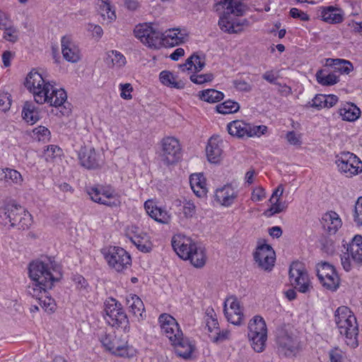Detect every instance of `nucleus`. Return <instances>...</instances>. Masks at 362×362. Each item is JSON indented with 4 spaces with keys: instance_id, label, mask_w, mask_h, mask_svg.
<instances>
[{
    "instance_id": "51",
    "label": "nucleus",
    "mask_w": 362,
    "mask_h": 362,
    "mask_svg": "<svg viewBox=\"0 0 362 362\" xmlns=\"http://www.w3.org/2000/svg\"><path fill=\"white\" fill-rule=\"evenodd\" d=\"M329 356L331 362H346L344 353L338 348L330 350Z\"/></svg>"
},
{
    "instance_id": "58",
    "label": "nucleus",
    "mask_w": 362,
    "mask_h": 362,
    "mask_svg": "<svg viewBox=\"0 0 362 362\" xmlns=\"http://www.w3.org/2000/svg\"><path fill=\"white\" fill-rule=\"evenodd\" d=\"M312 107L321 109L325 107V95L319 94L317 95L312 100Z\"/></svg>"
},
{
    "instance_id": "47",
    "label": "nucleus",
    "mask_w": 362,
    "mask_h": 362,
    "mask_svg": "<svg viewBox=\"0 0 362 362\" xmlns=\"http://www.w3.org/2000/svg\"><path fill=\"white\" fill-rule=\"evenodd\" d=\"M214 310H207L206 317V326L209 332H217L218 330V321L213 315Z\"/></svg>"
},
{
    "instance_id": "46",
    "label": "nucleus",
    "mask_w": 362,
    "mask_h": 362,
    "mask_svg": "<svg viewBox=\"0 0 362 362\" xmlns=\"http://www.w3.org/2000/svg\"><path fill=\"white\" fill-rule=\"evenodd\" d=\"M100 10L101 16L104 18H107L110 21L116 18L115 11L112 10L111 6L106 1L102 0Z\"/></svg>"
},
{
    "instance_id": "11",
    "label": "nucleus",
    "mask_w": 362,
    "mask_h": 362,
    "mask_svg": "<svg viewBox=\"0 0 362 362\" xmlns=\"http://www.w3.org/2000/svg\"><path fill=\"white\" fill-rule=\"evenodd\" d=\"M105 305L106 320L108 324L112 327H123L124 332H128L129 329V327H127L129 321L122 305L112 298L107 299Z\"/></svg>"
},
{
    "instance_id": "32",
    "label": "nucleus",
    "mask_w": 362,
    "mask_h": 362,
    "mask_svg": "<svg viewBox=\"0 0 362 362\" xmlns=\"http://www.w3.org/2000/svg\"><path fill=\"white\" fill-rule=\"evenodd\" d=\"M243 4L237 0H224L223 1H218L215 4L214 8L218 11L220 7L226 8L230 15L235 14L237 16L243 14V9L242 8Z\"/></svg>"
},
{
    "instance_id": "1",
    "label": "nucleus",
    "mask_w": 362,
    "mask_h": 362,
    "mask_svg": "<svg viewBox=\"0 0 362 362\" xmlns=\"http://www.w3.org/2000/svg\"><path fill=\"white\" fill-rule=\"evenodd\" d=\"M28 274L31 283L27 286L26 293L34 298L45 294L62 276L59 265L50 257H42L30 263Z\"/></svg>"
},
{
    "instance_id": "40",
    "label": "nucleus",
    "mask_w": 362,
    "mask_h": 362,
    "mask_svg": "<svg viewBox=\"0 0 362 362\" xmlns=\"http://www.w3.org/2000/svg\"><path fill=\"white\" fill-rule=\"evenodd\" d=\"M23 180L21 174L16 170L6 168L0 169V181H18Z\"/></svg>"
},
{
    "instance_id": "42",
    "label": "nucleus",
    "mask_w": 362,
    "mask_h": 362,
    "mask_svg": "<svg viewBox=\"0 0 362 362\" xmlns=\"http://www.w3.org/2000/svg\"><path fill=\"white\" fill-rule=\"evenodd\" d=\"M47 294V291L45 294L42 295L39 298L36 299L38 300L40 306L45 309V311L51 313L55 310L56 303L54 300Z\"/></svg>"
},
{
    "instance_id": "55",
    "label": "nucleus",
    "mask_w": 362,
    "mask_h": 362,
    "mask_svg": "<svg viewBox=\"0 0 362 362\" xmlns=\"http://www.w3.org/2000/svg\"><path fill=\"white\" fill-rule=\"evenodd\" d=\"M233 84L235 88L240 91L250 92L252 89V85L244 80H235Z\"/></svg>"
},
{
    "instance_id": "2",
    "label": "nucleus",
    "mask_w": 362,
    "mask_h": 362,
    "mask_svg": "<svg viewBox=\"0 0 362 362\" xmlns=\"http://www.w3.org/2000/svg\"><path fill=\"white\" fill-rule=\"evenodd\" d=\"M25 86L33 94L35 101L38 104L48 103L51 106L62 105L67 99L66 91L57 89L54 85L46 81L42 75L32 70L27 76Z\"/></svg>"
},
{
    "instance_id": "53",
    "label": "nucleus",
    "mask_w": 362,
    "mask_h": 362,
    "mask_svg": "<svg viewBox=\"0 0 362 362\" xmlns=\"http://www.w3.org/2000/svg\"><path fill=\"white\" fill-rule=\"evenodd\" d=\"M183 214L186 218L192 217L196 212V206L192 201H185L183 203Z\"/></svg>"
},
{
    "instance_id": "62",
    "label": "nucleus",
    "mask_w": 362,
    "mask_h": 362,
    "mask_svg": "<svg viewBox=\"0 0 362 362\" xmlns=\"http://www.w3.org/2000/svg\"><path fill=\"white\" fill-rule=\"evenodd\" d=\"M338 102V97L335 95H325V107H332Z\"/></svg>"
},
{
    "instance_id": "57",
    "label": "nucleus",
    "mask_w": 362,
    "mask_h": 362,
    "mask_svg": "<svg viewBox=\"0 0 362 362\" xmlns=\"http://www.w3.org/2000/svg\"><path fill=\"white\" fill-rule=\"evenodd\" d=\"M286 139L291 145H300L301 143L300 134H296L293 131L288 132L286 134Z\"/></svg>"
},
{
    "instance_id": "39",
    "label": "nucleus",
    "mask_w": 362,
    "mask_h": 362,
    "mask_svg": "<svg viewBox=\"0 0 362 362\" xmlns=\"http://www.w3.org/2000/svg\"><path fill=\"white\" fill-rule=\"evenodd\" d=\"M317 82L322 86H332L339 81L338 76L334 73L326 74L324 70H319L316 73Z\"/></svg>"
},
{
    "instance_id": "18",
    "label": "nucleus",
    "mask_w": 362,
    "mask_h": 362,
    "mask_svg": "<svg viewBox=\"0 0 362 362\" xmlns=\"http://www.w3.org/2000/svg\"><path fill=\"white\" fill-rule=\"evenodd\" d=\"M336 164L339 170L347 177L358 175L362 171V161L350 152L341 153L336 160Z\"/></svg>"
},
{
    "instance_id": "4",
    "label": "nucleus",
    "mask_w": 362,
    "mask_h": 362,
    "mask_svg": "<svg viewBox=\"0 0 362 362\" xmlns=\"http://www.w3.org/2000/svg\"><path fill=\"white\" fill-rule=\"evenodd\" d=\"M134 33L136 38L149 47H156L160 40L163 44L174 47L182 43L186 37L180 29H169L161 33L146 24L136 26Z\"/></svg>"
},
{
    "instance_id": "52",
    "label": "nucleus",
    "mask_w": 362,
    "mask_h": 362,
    "mask_svg": "<svg viewBox=\"0 0 362 362\" xmlns=\"http://www.w3.org/2000/svg\"><path fill=\"white\" fill-rule=\"evenodd\" d=\"M4 30V37L12 42H15L18 40V31L17 30L11 26V23L9 24V26H6L5 28H3Z\"/></svg>"
},
{
    "instance_id": "15",
    "label": "nucleus",
    "mask_w": 362,
    "mask_h": 362,
    "mask_svg": "<svg viewBox=\"0 0 362 362\" xmlns=\"http://www.w3.org/2000/svg\"><path fill=\"white\" fill-rule=\"evenodd\" d=\"M290 282L301 293L309 292L312 288L308 272L300 262H294L290 266Z\"/></svg>"
},
{
    "instance_id": "49",
    "label": "nucleus",
    "mask_w": 362,
    "mask_h": 362,
    "mask_svg": "<svg viewBox=\"0 0 362 362\" xmlns=\"http://www.w3.org/2000/svg\"><path fill=\"white\" fill-rule=\"evenodd\" d=\"M354 221L358 226H362V197H360L355 204Z\"/></svg>"
},
{
    "instance_id": "10",
    "label": "nucleus",
    "mask_w": 362,
    "mask_h": 362,
    "mask_svg": "<svg viewBox=\"0 0 362 362\" xmlns=\"http://www.w3.org/2000/svg\"><path fill=\"white\" fill-rule=\"evenodd\" d=\"M101 253L108 265L117 272H122L131 266L130 255L120 247H105L101 250Z\"/></svg>"
},
{
    "instance_id": "19",
    "label": "nucleus",
    "mask_w": 362,
    "mask_h": 362,
    "mask_svg": "<svg viewBox=\"0 0 362 362\" xmlns=\"http://www.w3.org/2000/svg\"><path fill=\"white\" fill-rule=\"evenodd\" d=\"M254 259L259 268L270 271L274 265L275 252L270 245H262L256 249Z\"/></svg>"
},
{
    "instance_id": "26",
    "label": "nucleus",
    "mask_w": 362,
    "mask_h": 362,
    "mask_svg": "<svg viewBox=\"0 0 362 362\" xmlns=\"http://www.w3.org/2000/svg\"><path fill=\"white\" fill-rule=\"evenodd\" d=\"M237 191L233 188L231 183H227L221 188L216 190L215 199L221 205L229 206L237 197Z\"/></svg>"
},
{
    "instance_id": "12",
    "label": "nucleus",
    "mask_w": 362,
    "mask_h": 362,
    "mask_svg": "<svg viewBox=\"0 0 362 362\" xmlns=\"http://www.w3.org/2000/svg\"><path fill=\"white\" fill-rule=\"evenodd\" d=\"M341 265L349 272L354 266L362 265V236L357 235L349 244L346 252L341 256Z\"/></svg>"
},
{
    "instance_id": "34",
    "label": "nucleus",
    "mask_w": 362,
    "mask_h": 362,
    "mask_svg": "<svg viewBox=\"0 0 362 362\" xmlns=\"http://www.w3.org/2000/svg\"><path fill=\"white\" fill-rule=\"evenodd\" d=\"M22 117L28 123L35 124L40 119L39 112H37L35 105L31 102H25L24 103Z\"/></svg>"
},
{
    "instance_id": "64",
    "label": "nucleus",
    "mask_w": 362,
    "mask_h": 362,
    "mask_svg": "<svg viewBox=\"0 0 362 362\" xmlns=\"http://www.w3.org/2000/svg\"><path fill=\"white\" fill-rule=\"evenodd\" d=\"M13 54L10 51H6L2 54V61L5 67L11 65V60L13 59Z\"/></svg>"
},
{
    "instance_id": "48",
    "label": "nucleus",
    "mask_w": 362,
    "mask_h": 362,
    "mask_svg": "<svg viewBox=\"0 0 362 362\" xmlns=\"http://www.w3.org/2000/svg\"><path fill=\"white\" fill-rule=\"evenodd\" d=\"M271 207L265 211V215L268 217H271L276 214H279L285 209L284 204L276 199L271 202Z\"/></svg>"
},
{
    "instance_id": "7",
    "label": "nucleus",
    "mask_w": 362,
    "mask_h": 362,
    "mask_svg": "<svg viewBox=\"0 0 362 362\" xmlns=\"http://www.w3.org/2000/svg\"><path fill=\"white\" fill-rule=\"evenodd\" d=\"M0 223L25 230L31 226L32 217L21 206L8 204L0 213Z\"/></svg>"
},
{
    "instance_id": "22",
    "label": "nucleus",
    "mask_w": 362,
    "mask_h": 362,
    "mask_svg": "<svg viewBox=\"0 0 362 362\" xmlns=\"http://www.w3.org/2000/svg\"><path fill=\"white\" fill-rule=\"evenodd\" d=\"M86 190L90 199L95 202L109 206L117 205L116 201H110L115 197L114 191L110 189H100L98 187H92L87 188Z\"/></svg>"
},
{
    "instance_id": "45",
    "label": "nucleus",
    "mask_w": 362,
    "mask_h": 362,
    "mask_svg": "<svg viewBox=\"0 0 362 362\" xmlns=\"http://www.w3.org/2000/svg\"><path fill=\"white\" fill-rule=\"evenodd\" d=\"M33 138L35 139H37L39 141H48L50 137L49 130L47 127H42V126H39V127L35 128L33 130Z\"/></svg>"
},
{
    "instance_id": "60",
    "label": "nucleus",
    "mask_w": 362,
    "mask_h": 362,
    "mask_svg": "<svg viewBox=\"0 0 362 362\" xmlns=\"http://www.w3.org/2000/svg\"><path fill=\"white\" fill-rule=\"evenodd\" d=\"M322 250L329 255H332L335 251L334 242L331 240H326L322 245Z\"/></svg>"
},
{
    "instance_id": "30",
    "label": "nucleus",
    "mask_w": 362,
    "mask_h": 362,
    "mask_svg": "<svg viewBox=\"0 0 362 362\" xmlns=\"http://www.w3.org/2000/svg\"><path fill=\"white\" fill-rule=\"evenodd\" d=\"M127 305L129 313H132L138 320L143 318L145 310L143 301L136 295L129 294L127 297Z\"/></svg>"
},
{
    "instance_id": "20",
    "label": "nucleus",
    "mask_w": 362,
    "mask_h": 362,
    "mask_svg": "<svg viewBox=\"0 0 362 362\" xmlns=\"http://www.w3.org/2000/svg\"><path fill=\"white\" fill-rule=\"evenodd\" d=\"M247 20L240 21L232 16L228 11H225L220 16L218 25L220 29L229 34L240 33L243 30V28L247 25Z\"/></svg>"
},
{
    "instance_id": "35",
    "label": "nucleus",
    "mask_w": 362,
    "mask_h": 362,
    "mask_svg": "<svg viewBox=\"0 0 362 362\" xmlns=\"http://www.w3.org/2000/svg\"><path fill=\"white\" fill-rule=\"evenodd\" d=\"M326 65L334 66L341 74H349L353 69V64L348 60L342 59H327Z\"/></svg>"
},
{
    "instance_id": "23",
    "label": "nucleus",
    "mask_w": 362,
    "mask_h": 362,
    "mask_svg": "<svg viewBox=\"0 0 362 362\" xmlns=\"http://www.w3.org/2000/svg\"><path fill=\"white\" fill-rule=\"evenodd\" d=\"M319 17L324 22L329 24H337L343 22L344 13L343 11L333 6H321L318 9Z\"/></svg>"
},
{
    "instance_id": "3",
    "label": "nucleus",
    "mask_w": 362,
    "mask_h": 362,
    "mask_svg": "<svg viewBox=\"0 0 362 362\" xmlns=\"http://www.w3.org/2000/svg\"><path fill=\"white\" fill-rule=\"evenodd\" d=\"M162 333L168 338L175 354L184 359H189L194 350V346L187 337L183 336L176 320L169 314L163 313L159 316Z\"/></svg>"
},
{
    "instance_id": "24",
    "label": "nucleus",
    "mask_w": 362,
    "mask_h": 362,
    "mask_svg": "<svg viewBox=\"0 0 362 362\" xmlns=\"http://www.w3.org/2000/svg\"><path fill=\"white\" fill-rule=\"evenodd\" d=\"M144 208L146 213L158 223L168 224L171 220L170 214L166 210L158 207L153 200L146 201Z\"/></svg>"
},
{
    "instance_id": "50",
    "label": "nucleus",
    "mask_w": 362,
    "mask_h": 362,
    "mask_svg": "<svg viewBox=\"0 0 362 362\" xmlns=\"http://www.w3.org/2000/svg\"><path fill=\"white\" fill-rule=\"evenodd\" d=\"M214 78V75L211 73L204 74H192L190 76V80L197 84H202L204 83L211 81Z\"/></svg>"
},
{
    "instance_id": "29",
    "label": "nucleus",
    "mask_w": 362,
    "mask_h": 362,
    "mask_svg": "<svg viewBox=\"0 0 362 362\" xmlns=\"http://www.w3.org/2000/svg\"><path fill=\"white\" fill-rule=\"evenodd\" d=\"M206 156L208 160L212 163H218L222 158V148L221 142L216 138H211L209 140L208 145L206 148Z\"/></svg>"
},
{
    "instance_id": "36",
    "label": "nucleus",
    "mask_w": 362,
    "mask_h": 362,
    "mask_svg": "<svg viewBox=\"0 0 362 362\" xmlns=\"http://www.w3.org/2000/svg\"><path fill=\"white\" fill-rule=\"evenodd\" d=\"M160 82L167 86L182 89L184 88V83L182 81H177L175 76L168 71H163L160 74Z\"/></svg>"
},
{
    "instance_id": "41",
    "label": "nucleus",
    "mask_w": 362,
    "mask_h": 362,
    "mask_svg": "<svg viewBox=\"0 0 362 362\" xmlns=\"http://www.w3.org/2000/svg\"><path fill=\"white\" fill-rule=\"evenodd\" d=\"M239 108V104L233 100H226L223 103L216 105L217 112L223 115L236 112Z\"/></svg>"
},
{
    "instance_id": "44",
    "label": "nucleus",
    "mask_w": 362,
    "mask_h": 362,
    "mask_svg": "<svg viewBox=\"0 0 362 362\" xmlns=\"http://www.w3.org/2000/svg\"><path fill=\"white\" fill-rule=\"evenodd\" d=\"M192 190L198 197H205L208 192L207 182H189Z\"/></svg>"
},
{
    "instance_id": "21",
    "label": "nucleus",
    "mask_w": 362,
    "mask_h": 362,
    "mask_svg": "<svg viewBox=\"0 0 362 362\" xmlns=\"http://www.w3.org/2000/svg\"><path fill=\"white\" fill-rule=\"evenodd\" d=\"M224 313L228 322L238 325L243 318V310L239 300L235 296L228 298L224 303Z\"/></svg>"
},
{
    "instance_id": "5",
    "label": "nucleus",
    "mask_w": 362,
    "mask_h": 362,
    "mask_svg": "<svg viewBox=\"0 0 362 362\" xmlns=\"http://www.w3.org/2000/svg\"><path fill=\"white\" fill-rule=\"evenodd\" d=\"M172 246L182 259H189L194 267L200 268L205 264L206 257L204 250L190 238L175 235L172 239Z\"/></svg>"
},
{
    "instance_id": "59",
    "label": "nucleus",
    "mask_w": 362,
    "mask_h": 362,
    "mask_svg": "<svg viewBox=\"0 0 362 362\" xmlns=\"http://www.w3.org/2000/svg\"><path fill=\"white\" fill-rule=\"evenodd\" d=\"M262 78L272 84H277L278 75L274 71H267L262 74Z\"/></svg>"
},
{
    "instance_id": "28",
    "label": "nucleus",
    "mask_w": 362,
    "mask_h": 362,
    "mask_svg": "<svg viewBox=\"0 0 362 362\" xmlns=\"http://www.w3.org/2000/svg\"><path fill=\"white\" fill-rule=\"evenodd\" d=\"M321 223L324 229L329 234H335L342 225L339 216L332 211L323 215Z\"/></svg>"
},
{
    "instance_id": "54",
    "label": "nucleus",
    "mask_w": 362,
    "mask_h": 362,
    "mask_svg": "<svg viewBox=\"0 0 362 362\" xmlns=\"http://www.w3.org/2000/svg\"><path fill=\"white\" fill-rule=\"evenodd\" d=\"M119 88L121 90V98L125 100L132 99V96L131 95V93L133 90V88L130 83H121L119 85Z\"/></svg>"
},
{
    "instance_id": "13",
    "label": "nucleus",
    "mask_w": 362,
    "mask_h": 362,
    "mask_svg": "<svg viewBox=\"0 0 362 362\" xmlns=\"http://www.w3.org/2000/svg\"><path fill=\"white\" fill-rule=\"evenodd\" d=\"M160 160L167 165L177 163L181 158L180 141L175 137L168 136L161 141Z\"/></svg>"
},
{
    "instance_id": "16",
    "label": "nucleus",
    "mask_w": 362,
    "mask_h": 362,
    "mask_svg": "<svg viewBox=\"0 0 362 362\" xmlns=\"http://www.w3.org/2000/svg\"><path fill=\"white\" fill-rule=\"evenodd\" d=\"M276 343L279 352L285 356L294 355L298 349L297 338L286 327L277 329Z\"/></svg>"
},
{
    "instance_id": "43",
    "label": "nucleus",
    "mask_w": 362,
    "mask_h": 362,
    "mask_svg": "<svg viewBox=\"0 0 362 362\" xmlns=\"http://www.w3.org/2000/svg\"><path fill=\"white\" fill-rule=\"evenodd\" d=\"M107 62L111 61L113 66H116L117 67L122 66L126 63V59L123 54L117 51H111L108 54V57L107 58Z\"/></svg>"
},
{
    "instance_id": "63",
    "label": "nucleus",
    "mask_w": 362,
    "mask_h": 362,
    "mask_svg": "<svg viewBox=\"0 0 362 362\" xmlns=\"http://www.w3.org/2000/svg\"><path fill=\"white\" fill-rule=\"evenodd\" d=\"M11 100L6 95H3L0 98V109L2 111H6L10 108Z\"/></svg>"
},
{
    "instance_id": "37",
    "label": "nucleus",
    "mask_w": 362,
    "mask_h": 362,
    "mask_svg": "<svg viewBox=\"0 0 362 362\" xmlns=\"http://www.w3.org/2000/svg\"><path fill=\"white\" fill-rule=\"evenodd\" d=\"M131 240L137 249L143 252H148L152 249V244L146 234L135 235Z\"/></svg>"
},
{
    "instance_id": "9",
    "label": "nucleus",
    "mask_w": 362,
    "mask_h": 362,
    "mask_svg": "<svg viewBox=\"0 0 362 362\" xmlns=\"http://www.w3.org/2000/svg\"><path fill=\"white\" fill-rule=\"evenodd\" d=\"M248 338L252 349L257 353L262 352L266 346L267 328L264 319L255 316L248 324Z\"/></svg>"
},
{
    "instance_id": "14",
    "label": "nucleus",
    "mask_w": 362,
    "mask_h": 362,
    "mask_svg": "<svg viewBox=\"0 0 362 362\" xmlns=\"http://www.w3.org/2000/svg\"><path fill=\"white\" fill-rule=\"evenodd\" d=\"M228 133L237 138L260 136L265 134L267 127L264 125L254 126L242 120H234L227 125Z\"/></svg>"
},
{
    "instance_id": "6",
    "label": "nucleus",
    "mask_w": 362,
    "mask_h": 362,
    "mask_svg": "<svg viewBox=\"0 0 362 362\" xmlns=\"http://www.w3.org/2000/svg\"><path fill=\"white\" fill-rule=\"evenodd\" d=\"M334 318L340 334L346 339V344L353 347L356 346L358 329L354 313L348 307L341 306L335 311Z\"/></svg>"
},
{
    "instance_id": "31",
    "label": "nucleus",
    "mask_w": 362,
    "mask_h": 362,
    "mask_svg": "<svg viewBox=\"0 0 362 362\" xmlns=\"http://www.w3.org/2000/svg\"><path fill=\"white\" fill-rule=\"evenodd\" d=\"M339 113L343 120L354 122L360 117L361 110L354 103H346L339 109Z\"/></svg>"
},
{
    "instance_id": "56",
    "label": "nucleus",
    "mask_w": 362,
    "mask_h": 362,
    "mask_svg": "<svg viewBox=\"0 0 362 362\" xmlns=\"http://www.w3.org/2000/svg\"><path fill=\"white\" fill-rule=\"evenodd\" d=\"M290 15L293 18H299L303 21H308L310 20V17L307 13L299 10L297 8H292L290 10Z\"/></svg>"
},
{
    "instance_id": "33",
    "label": "nucleus",
    "mask_w": 362,
    "mask_h": 362,
    "mask_svg": "<svg viewBox=\"0 0 362 362\" xmlns=\"http://www.w3.org/2000/svg\"><path fill=\"white\" fill-rule=\"evenodd\" d=\"M204 66V58L197 55V54H193L186 60L185 64L180 65V68L182 71L194 70V71L198 72L202 70Z\"/></svg>"
},
{
    "instance_id": "8",
    "label": "nucleus",
    "mask_w": 362,
    "mask_h": 362,
    "mask_svg": "<svg viewBox=\"0 0 362 362\" xmlns=\"http://www.w3.org/2000/svg\"><path fill=\"white\" fill-rule=\"evenodd\" d=\"M100 341L106 351L116 356L132 358L136 355V350L128 344L127 340L114 332L103 334Z\"/></svg>"
},
{
    "instance_id": "25",
    "label": "nucleus",
    "mask_w": 362,
    "mask_h": 362,
    "mask_svg": "<svg viewBox=\"0 0 362 362\" xmlns=\"http://www.w3.org/2000/svg\"><path fill=\"white\" fill-rule=\"evenodd\" d=\"M61 44L63 57L67 62L76 63L80 60V50L69 37H63L61 40Z\"/></svg>"
},
{
    "instance_id": "17",
    "label": "nucleus",
    "mask_w": 362,
    "mask_h": 362,
    "mask_svg": "<svg viewBox=\"0 0 362 362\" xmlns=\"http://www.w3.org/2000/svg\"><path fill=\"white\" fill-rule=\"evenodd\" d=\"M317 277L327 289L335 291L339 285V277L332 264L322 262L316 265Z\"/></svg>"
},
{
    "instance_id": "61",
    "label": "nucleus",
    "mask_w": 362,
    "mask_h": 362,
    "mask_svg": "<svg viewBox=\"0 0 362 362\" xmlns=\"http://www.w3.org/2000/svg\"><path fill=\"white\" fill-rule=\"evenodd\" d=\"M264 197V192L263 189L258 188L253 190L251 196V199L253 202H259Z\"/></svg>"
},
{
    "instance_id": "38",
    "label": "nucleus",
    "mask_w": 362,
    "mask_h": 362,
    "mask_svg": "<svg viewBox=\"0 0 362 362\" xmlns=\"http://www.w3.org/2000/svg\"><path fill=\"white\" fill-rule=\"evenodd\" d=\"M200 98L210 103L219 102L223 98V93L215 89H206L200 92Z\"/></svg>"
},
{
    "instance_id": "27",
    "label": "nucleus",
    "mask_w": 362,
    "mask_h": 362,
    "mask_svg": "<svg viewBox=\"0 0 362 362\" xmlns=\"http://www.w3.org/2000/svg\"><path fill=\"white\" fill-rule=\"evenodd\" d=\"M81 164L88 169L97 168L103 164L100 155L93 148H85L79 154Z\"/></svg>"
}]
</instances>
